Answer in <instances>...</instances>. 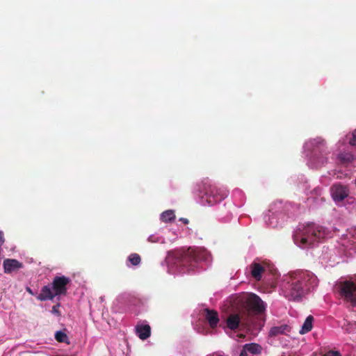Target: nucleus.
I'll return each instance as SVG.
<instances>
[{
	"mask_svg": "<svg viewBox=\"0 0 356 356\" xmlns=\"http://www.w3.org/2000/svg\"><path fill=\"white\" fill-rule=\"evenodd\" d=\"M56 295L52 289V286L47 285L44 286L40 291V293L37 296V299L41 301L47 300H53Z\"/></svg>",
	"mask_w": 356,
	"mask_h": 356,
	"instance_id": "nucleus-12",
	"label": "nucleus"
},
{
	"mask_svg": "<svg viewBox=\"0 0 356 356\" xmlns=\"http://www.w3.org/2000/svg\"><path fill=\"white\" fill-rule=\"evenodd\" d=\"M264 310L265 306L262 300L256 294L251 293L247 296L237 313L228 316L226 320L227 326L232 330H236L240 325L249 327L253 323V316Z\"/></svg>",
	"mask_w": 356,
	"mask_h": 356,
	"instance_id": "nucleus-2",
	"label": "nucleus"
},
{
	"mask_svg": "<svg viewBox=\"0 0 356 356\" xmlns=\"http://www.w3.org/2000/svg\"><path fill=\"white\" fill-rule=\"evenodd\" d=\"M250 273L252 277L257 280L259 281L261 279L262 273L265 271V268L260 264L257 262H253L250 266Z\"/></svg>",
	"mask_w": 356,
	"mask_h": 356,
	"instance_id": "nucleus-13",
	"label": "nucleus"
},
{
	"mask_svg": "<svg viewBox=\"0 0 356 356\" xmlns=\"http://www.w3.org/2000/svg\"><path fill=\"white\" fill-rule=\"evenodd\" d=\"M60 306V303H58L57 305H54L52 307V309H51L52 314H54L58 316H60V312L59 311Z\"/></svg>",
	"mask_w": 356,
	"mask_h": 356,
	"instance_id": "nucleus-21",
	"label": "nucleus"
},
{
	"mask_svg": "<svg viewBox=\"0 0 356 356\" xmlns=\"http://www.w3.org/2000/svg\"><path fill=\"white\" fill-rule=\"evenodd\" d=\"M205 318L211 328L217 327L219 323L218 313L214 309H205Z\"/></svg>",
	"mask_w": 356,
	"mask_h": 356,
	"instance_id": "nucleus-10",
	"label": "nucleus"
},
{
	"mask_svg": "<svg viewBox=\"0 0 356 356\" xmlns=\"http://www.w3.org/2000/svg\"><path fill=\"white\" fill-rule=\"evenodd\" d=\"M204 195L202 199L209 205H213L226 198L228 195V191L223 188H218L211 184L209 181L204 184Z\"/></svg>",
	"mask_w": 356,
	"mask_h": 356,
	"instance_id": "nucleus-5",
	"label": "nucleus"
},
{
	"mask_svg": "<svg viewBox=\"0 0 356 356\" xmlns=\"http://www.w3.org/2000/svg\"><path fill=\"white\" fill-rule=\"evenodd\" d=\"M350 145L356 146V129L352 133V137L349 140Z\"/></svg>",
	"mask_w": 356,
	"mask_h": 356,
	"instance_id": "nucleus-22",
	"label": "nucleus"
},
{
	"mask_svg": "<svg viewBox=\"0 0 356 356\" xmlns=\"http://www.w3.org/2000/svg\"><path fill=\"white\" fill-rule=\"evenodd\" d=\"M129 261L132 265L136 266L140 264L141 259L138 254L133 253L129 255Z\"/></svg>",
	"mask_w": 356,
	"mask_h": 356,
	"instance_id": "nucleus-20",
	"label": "nucleus"
},
{
	"mask_svg": "<svg viewBox=\"0 0 356 356\" xmlns=\"http://www.w3.org/2000/svg\"><path fill=\"white\" fill-rule=\"evenodd\" d=\"M330 190L332 197L335 201H342L347 197L349 194L348 186L342 185L340 183L333 184Z\"/></svg>",
	"mask_w": 356,
	"mask_h": 356,
	"instance_id": "nucleus-8",
	"label": "nucleus"
},
{
	"mask_svg": "<svg viewBox=\"0 0 356 356\" xmlns=\"http://www.w3.org/2000/svg\"><path fill=\"white\" fill-rule=\"evenodd\" d=\"M136 335L142 340H145L151 335V327L149 325H137L135 327Z\"/></svg>",
	"mask_w": 356,
	"mask_h": 356,
	"instance_id": "nucleus-11",
	"label": "nucleus"
},
{
	"mask_svg": "<svg viewBox=\"0 0 356 356\" xmlns=\"http://www.w3.org/2000/svg\"><path fill=\"white\" fill-rule=\"evenodd\" d=\"M317 284V277L312 273L296 271L284 276L282 291L289 300H300L306 291Z\"/></svg>",
	"mask_w": 356,
	"mask_h": 356,
	"instance_id": "nucleus-1",
	"label": "nucleus"
},
{
	"mask_svg": "<svg viewBox=\"0 0 356 356\" xmlns=\"http://www.w3.org/2000/svg\"><path fill=\"white\" fill-rule=\"evenodd\" d=\"M313 321L314 317L311 315L308 316L300 330V334H304L311 331L313 327Z\"/></svg>",
	"mask_w": 356,
	"mask_h": 356,
	"instance_id": "nucleus-16",
	"label": "nucleus"
},
{
	"mask_svg": "<svg viewBox=\"0 0 356 356\" xmlns=\"http://www.w3.org/2000/svg\"><path fill=\"white\" fill-rule=\"evenodd\" d=\"M339 159L341 162L348 163L352 161V160L353 159V156L350 153L344 152L341 153L339 155Z\"/></svg>",
	"mask_w": 356,
	"mask_h": 356,
	"instance_id": "nucleus-19",
	"label": "nucleus"
},
{
	"mask_svg": "<svg viewBox=\"0 0 356 356\" xmlns=\"http://www.w3.org/2000/svg\"><path fill=\"white\" fill-rule=\"evenodd\" d=\"M209 257L210 254L204 248H189L177 253L176 264L188 270H193L200 262L207 261Z\"/></svg>",
	"mask_w": 356,
	"mask_h": 356,
	"instance_id": "nucleus-3",
	"label": "nucleus"
},
{
	"mask_svg": "<svg viewBox=\"0 0 356 356\" xmlns=\"http://www.w3.org/2000/svg\"><path fill=\"white\" fill-rule=\"evenodd\" d=\"M291 331V327L286 325H281L279 326H274L271 327L269 334L270 337H276L280 334H286Z\"/></svg>",
	"mask_w": 356,
	"mask_h": 356,
	"instance_id": "nucleus-14",
	"label": "nucleus"
},
{
	"mask_svg": "<svg viewBox=\"0 0 356 356\" xmlns=\"http://www.w3.org/2000/svg\"><path fill=\"white\" fill-rule=\"evenodd\" d=\"M23 267L22 263L17 259H6L3 261V270L5 273H11L12 272L20 269Z\"/></svg>",
	"mask_w": 356,
	"mask_h": 356,
	"instance_id": "nucleus-9",
	"label": "nucleus"
},
{
	"mask_svg": "<svg viewBox=\"0 0 356 356\" xmlns=\"http://www.w3.org/2000/svg\"><path fill=\"white\" fill-rule=\"evenodd\" d=\"M321 144H323L324 143V141L322 140L321 142H320Z\"/></svg>",
	"mask_w": 356,
	"mask_h": 356,
	"instance_id": "nucleus-28",
	"label": "nucleus"
},
{
	"mask_svg": "<svg viewBox=\"0 0 356 356\" xmlns=\"http://www.w3.org/2000/svg\"><path fill=\"white\" fill-rule=\"evenodd\" d=\"M153 236H151L148 238V241H150V242H156V241L154 240L153 239Z\"/></svg>",
	"mask_w": 356,
	"mask_h": 356,
	"instance_id": "nucleus-27",
	"label": "nucleus"
},
{
	"mask_svg": "<svg viewBox=\"0 0 356 356\" xmlns=\"http://www.w3.org/2000/svg\"><path fill=\"white\" fill-rule=\"evenodd\" d=\"M326 234L325 229L323 227L308 224L300 231L296 236V240L300 238V245L304 246H312L316 242L323 238Z\"/></svg>",
	"mask_w": 356,
	"mask_h": 356,
	"instance_id": "nucleus-4",
	"label": "nucleus"
},
{
	"mask_svg": "<svg viewBox=\"0 0 356 356\" xmlns=\"http://www.w3.org/2000/svg\"><path fill=\"white\" fill-rule=\"evenodd\" d=\"M243 348L245 350L252 355L261 354L262 351L261 346L259 344L255 343H246L243 346Z\"/></svg>",
	"mask_w": 356,
	"mask_h": 356,
	"instance_id": "nucleus-15",
	"label": "nucleus"
},
{
	"mask_svg": "<svg viewBox=\"0 0 356 356\" xmlns=\"http://www.w3.org/2000/svg\"><path fill=\"white\" fill-rule=\"evenodd\" d=\"M334 290L341 298L356 307V283L350 280L341 281L336 284Z\"/></svg>",
	"mask_w": 356,
	"mask_h": 356,
	"instance_id": "nucleus-6",
	"label": "nucleus"
},
{
	"mask_svg": "<svg viewBox=\"0 0 356 356\" xmlns=\"http://www.w3.org/2000/svg\"><path fill=\"white\" fill-rule=\"evenodd\" d=\"M239 356H248V352L246 350H245L243 347L242 350L241 351Z\"/></svg>",
	"mask_w": 356,
	"mask_h": 356,
	"instance_id": "nucleus-24",
	"label": "nucleus"
},
{
	"mask_svg": "<svg viewBox=\"0 0 356 356\" xmlns=\"http://www.w3.org/2000/svg\"><path fill=\"white\" fill-rule=\"evenodd\" d=\"M26 291H27L29 294H31V295H32V296H33V295H34V293L33 292V291L31 290V289L30 287H26Z\"/></svg>",
	"mask_w": 356,
	"mask_h": 356,
	"instance_id": "nucleus-25",
	"label": "nucleus"
},
{
	"mask_svg": "<svg viewBox=\"0 0 356 356\" xmlns=\"http://www.w3.org/2000/svg\"><path fill=\"white\" fill-rule=\"evenodd\" d=\"M179 220L183 222L184 224L188 223V220L187 218H181Z\"/></svg>",
	"mask_w": 356,
	"mask_h": 356,
	"instance_id": "nucleus-26",
	"label": "nucleus"
},
{
	"mask_svg": "<svg viewBox=\"0 0 356 356\" xmlns=\"http://www.w3.org/2000/svg\"><path fill=\"white\" fill-rule=\"evenodd\" d=\"M324 356H341V354L337 351H330L326 353Z\"/></svg>",
	"mask_w": 356,
	"mask_h": 356,
	"instance_id": "nucleus-23",
	"label": "nucleus"
},
{
	"mask_svg": "<svg viewBox=\"0 0 356 356\" xmlns=\"http://www.w3.org/2000/svg\"><path fill=\"white\" fill-rule=\"evenodd\" d=\"M70 279L65 276H56L51 283L52 289L56 296H65L67 293V286L70 284Z\"/></svg>",
	"mask_w": 356,
	"mask_h": 356,
	"instance_id": "nucleus-7",
	"label": "nucleus"
},
{
	"mask_svg": "<svg viewBox=\"0 0 356 356\" xmlns=\"http://www.w3.org/2000/svg\"><path fill=\"white\" fill-rule=\"evenodd\" d=\"M55 339L60 343H66L67 344H70L68 337L64 332H56L55 334Z\"/></svg>",
	"mask_w": 356,
	"mask_h": 356,
	"instance_id": "nucleus-18",
	"label": "nucleus"
},
{
	"mask_svg": "<svg viewBox=\"0 0 356 356\" xmlns=\"http://www.w3.org/2000/svg\"><path fill=\"white\" fill-rule=\"evenodd\" d=\"M175 218V215L174 212L171 210L165 211L163 212L161 215V220L165 222H168L174 220Z\"/></svg>",
	"mask_w": 356,
	"mask_h": 356,
	"instance_id": "nucleus-17",
	"label": "nucleus"
}]
</instances>
